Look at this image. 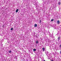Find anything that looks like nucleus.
<instances>
[{
    "label": "nucleus",
    "mask_w": 61,
    "mask_h": 61,
    "mask_svg": "<svg viewBox=\"0 0 61 61\" xmlns=\"http://www.w3.org/2000/svg\"><path fill=\"white\" fill-rule=\"evenodd\" d=\"M39 43V41H36V44H37L38 43Z\"/></svg>",
    "instance_id": "nucleus-1"
},
{
    "label": "nucleus",
    "mask_w": 61,
    "mask_h": 61,
    "mask_svg": "<svg viewBox=\"0 0 61 61\" xmlns=\"http://www.w3.org/2000/svg\"><path fill=\"white\" fill-rule=\"evenodd\" d=\"M57 23L58 24H59L60 23V22H59V20H58L57 21Z\"/></svg>",
    "instance_id": "nucleus-2"
},
{
    "label": "nucleus",
    "mask_w": 61,
    "mask_h": 61,
    "mask_svg": "<svg viewBox=\"0 0 61 61\" xmlns=\"http://www.w3.org/2000/svg\"><path fill=\"white\" fill-rule=\"evenodd\" d=\"M37 26V25L36 24H35L34 25V26H35V27H36Z\"/></svg>",
    "instance_id": "nucleus-3"
},
{
    "label": "nucleus",
    "mask_w": 61,
    "mask_h": 61,
    "mask_svg": "<svg viewBox=\"0 0 61 61\" xmlns=\"http://www.w3.org/2000/svg\"><path fill=\"white\" fill-rule=\"evenodd\" d=\"M18 9H17L16 10V13H17L18 12Z\"/></svg>",
    "instance_id": "nucleus-4"
},
{
    "label": "nucleus",
    "mask_w": 61,
    "mask_h": 61,
    "mask_svg": "<svg viewBox=\"0 0 61 61\" xmlns=\"http://www.w3.org/2000/svg\"><path fill=\"white\" fill-rule=\"evenodd\" d=\"M34 51H36V49H33Z\"/></svg>",
    "instance_id": "nucleus-5"
},
{
    "label": "nucleus",
    "mask_w": 61,
    "mask_h": 61,
    "mask_svg": "<svg viewBox=\"0 0 61 61\" xmlns=\"http://www.w3.org/2000/svg\"><path fill=\"white\" fill-rule=\"evenodd\" d=\"M54 20V19H52L51 20V22H53Z\"/></svg>",
    "instance_id": "nucleus-6"
},
{
    "label": "nucleus",
    "mask_w": 61,
    "mask_h": 61,
    "mask_svg": "<svg viewBox=\"0 0 61 61\" xmlns=\"http://www.w3.org/2000/svg\"><path fill=\"white\" fill-rule=\"evenodd\" d=\"M60 37H58V40H60Z\"/></svg>",
    "instance_id": "nucleus-7"
},
{
    "label": "nucleus",
    "mask_w": 61,
    "mask_h": 61,
    "mask_svg": "<svg viewBox=\"0 0 61 61\" xmlns=\"http://www.w3.org/2000/svg\"><path fill=\"white\" fill-rule=\"evenodd\" d=\"M9 53H11L12 52V51H9Z\"/></svg>",
    "instance_id": "nucleus-8"
},
{
    "label": "nucleus",
    "mask_w": 61,
    "mask_h": 61,
    "mask_svg": "<svg viewBox=\"0 0 61 61\" xmlns=\"http://www.w3.org/2000/svg\"><path fill=\"white\" fill-rule=\"evenodd\" d=\"M58 4L59 5H60V4H61V3H60V2H59L58 3Z\"/></svg>",
    "instance_id": "nucleus-9"
},
{
    "label": "nucleus",
    "mask_w": 61,
    "mask_h": 61,
    "mask_svg": "<svg viewBox=\"0 0 61 61\" xmlns=\"http://www.w3.org/2000/svg\"><path fill=\"white\" fill-rule=\"evenodd\" d=\"M42 49L43 51H45V48H43Z\"/></svg>",
    "instance_id": "nucleus-10"
},
{
    "label": "nucleus",
    "mask_w": 61,
    "mask_h": 61,
    "mask_svg": "<svg viewBox=\"0 0 61 61\" xmlns=\"http://www.w3.org/2000/svg\"><path fill=\"white\" fill-rule=\"evenodd\" d=\"M41 20H40V22H39V23L40 24H41Z\"/></svg>",
    "instance_id": "nucleus-11"
},
{
    "label": "nucleus",
    "mask_w": 61,
    "mask_h": 61,
    "mask_svg": "<svg viewBox=\"0 0 61 61\" xmlns=\"http://www.w3.org/2000/svg\"><path fill=\"white\" fill-rule=\"evenodd\" d=\"M10 30H13V28H11L10 29Z\"/></svg>",
    "instance_id": "nucleus-12"
},
{
    "label": "nucleus",
    "mask_w": 61,
    "mask_h": 61,
    "mask_svg": "<svg viewBox=\"0 0 61 61\" xmlns=\"http://www.w3.org/2000/svg\"><path fill=\"white\" fill-rule=\"evenodd\" d=\"M22 60L23 61H24V60H25V59H22Z\"/></svg>",
    "instance_id": "nucleus-13"
},
{
    "label": "nucleus",
    "mask_w": 61,
    "mask_h": 61,
    "mask_svg": "<svg viewBox=\"0 0 61 61\" xmlns=\"http://www.w3.org/2000/svg\"><path fill=\"white\" fill-rule=\"evenodd\" d=\"M47 54H48V51H47Z\"/></svg>",
    "instance_id": "nucleus-14"
},
{
    "label": "nucleus",
    "mask_w": 61,
    "mask_h": 61,
    "mask_svg": "<svg viewBox=\"0 0 61 61\" xmlns=\"http://www.w3.org/2000/svg\"><path fill=\"white\" fill-rule=\"evenodd\" d=\"M60 47H61V45H60Z\"/></svg>",
    "instance_id": "nucleus-15"
},
{
    "label": "nucleus",
    "mask_w": 61,
    "mask_h": 61,
    "mask_svg": "<svg viewBox=\"0 0 61 61\" xmlns=\"http://www.w3.org/2000/svg\"><path fill=\"white\" fill-rule=\"evenodd\" d=\"M2 27H4V25H3L2 26Z\"/></svg>",
    "instance_id": "nucleus-16"
},
{
    "label": "nucleus",
    "mask_w": 61,
    "mask_h": 61,
    "mask_svg": "<svg viewBox=\"0 0 61 61\" xmlns=\"http://www.w3.org/2000/svg\"><path fill=\"white\" fill-rule=\"evenodd\" d=\"M48 33H49V34H50V32H48Z\"/></svg>",
    "instance_id": "nucleus-17"
},
{
    "label": "nucleus",
    "mask_w": 61,
    "mask_h": 61,
    "mask_svg": "<svg viewBox=\"0 0 61 61\" xmlns=\"http://www.w3.org/2000/svg\"><path fill=\"white\" fill-rule=\"evenodd\" d=\"M51 61H54L53 60H52Z\"/></svg>",
    "instance_id": "nucleus-18"
},
{
    "label": "nucleus",
    "mask_w": 61,
    "mask_h": 61,
    "mask_svg": "<svg viewBox=\"0 0 61 61\" xmlns=\"http://www.w3.org/2000/svg\"><path fill=\"white\" fill-rule=\"evenodd\" d=\"M46 61L45 60H44V61Z\"/></svg>",
    "instance_id": "nucleus-19"
},
{
    "label": "nucleus",
    "mask_w": 61,
    "mask_h": 61,
    "mask_svg": "<svg viewBox=\"0 0 61 61\" xmlns=\"http://www.w3.org/2000/svg\"><path fill=\"white\" fill-rule=\"evenodd\" d=\"M60 53H61V52Z\"/></svg>",
    "instance_id": "nucleus-20"
}]
</instances>
